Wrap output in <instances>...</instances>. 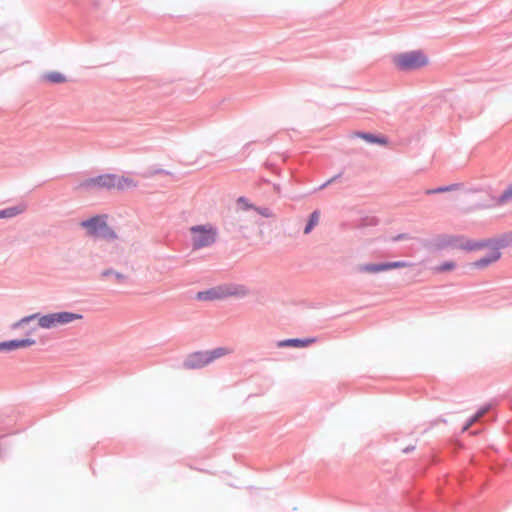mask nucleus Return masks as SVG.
<instances>
[{
	"mask_svg": "<svg viewBox=\"0 0 512 512\" xmlns=\"http://www.w3.org/2000/svg\"><path fill=\"white\" fill-rule=\"evenodd\" d=\"M213 292H200L198 293V298L199 299H204V300H207V299H212L213 298Z\"/></svg>",
	"mask_w": 512,
	"mask_h": 512,
	"instance_id": "obj_20",
	"label": "nucleus"
},
{
	"mask_svg": "<svg viewBox=\"0 0 512 512\" xmlns=\"http://www.w3.org/2000/svg\"><path fill=\"white\" fill-rule=\"evenodd\" d=\"M450 190H451V187H440V188L434 189V190H427V194L443 193V192H447Z\"/></svg>",
	"mask_w": 512,
	"mask_h": 512,
	"instance_id": "obj_19",
	"label": "nucleus"
},
{
	"mask_svg": "<svg viewBox=\"0 0 512 512\" xmlns=\"http://www.w3.org/2000/svg\"><path fill=\"white\" fill-rule=\"evenodd\" d=\"M316 340L314 338H306V339H286L277 342L278 348L284 347H294V348H303L308 347L313 344Z\"/></svg>",
	"mask_w": 512,
	"mask_h": 512,
	"instance_id": "obj_10",
	"label": "nucleus"
},
{
	"mask_svg": "<svg viewBox=\"0 0 512 512\" xmlns=\"http://www.w3.org/2000/svg\"><path fill=\"white\" fill-rule=\"evenodd\" d=\"M190 232L194 248L210 246L216 241L217 230L210 224L193 226Z\"/></svg>",
	"mask_w": 512,
	"mask_h": 512,
	"instance_id": "obj_6",
	"label": "nucleus"
},
{
	"mask_svg": "<svg viewBox=\"0 0 512 512\" xmlns=\"http://www.w3.org/2000/svg\"><path fill=\"white\" fill-rule=\"evenodd\" d=\"M114 275L118 281H122L125 279V276L121 273H114Z\"/></svg>",
	"mask_w": 512,
	"mask_h": 512,
	"instance_id": "obj_21",
	"label": "nucleus"
},
{
	"mask_svg": "<svg viewBox=\"0 0 512 512\" xmlns=\"http://www.w3.org/2000/svg\"><path fill=\"white\" fill-rule=\"evenodd\" d=\"M44 79L51 83H63L66 81L65 76L56 71L45 74Z\"/></svg>",
	"mask_w": 512,
	"mask_h": 512,
	"instance_id": "obj_16",
	"label": "nucleus"
},
{
	"mask_svg": "<svg viewBox=\"0 0 512 512\" xmlns=\"http://www.w3.org/2000/svg\"><path fill=\"white\" fill-rule=\"evenodd\" d=\"M392 61L397 69L401 71L417 70L429 64L428 56L420 50L397 54Z\"/></svg>",
	"mask_w": 512,
	"mask_h": 512,
	"instance_id": "obj_4",
	"label": "nucleus"
},
{
	"mask_svg": "<svg viewBox=\"0 0 512 512\" xmlns=\"http://www.w3.org/2000/svg\"><path fill=\"white\" fill-rule=\"evenodd\" d=\"M207 353H208V356L210 358V363H211L215 359L231 353V350H229L228 348H225V347H219L212 351H207Z\"/></svg>",
	"mask_w": 512,
	"mask_h": 512,
	"instance_id": "obj_14",
	"label": "nucleus"
},
{
	"mask_svg": "<svg viewBox=\"0 0 512 512\" xmlns=\"http://www.w3.org/2000/svg\"><path fill=\"white\" fill-rule=\"evenodd\" d=\"M80 318V315L71 312H57L43 316H40L39 314H33L22 318L20 321L16 322L13 327L18 328L23 324L30 322L31 320L37 319L39 327L44 329H51L57 327L58 325L67 324Z\"/></svg>",
	"mask_w": 512,
	"mask_h": 512,
	"instance_id": "obj_3",
	"label": "nucleus"
},
{
	"mask_svg": "<svg viewBox=\"0 0 512 512\" xmlns=\"http://www.w3.org/2000/svg\"><path fill=\"white\" fill-rule=\"evenodd\" d=\"M136 186L137 182L134 179L125 176H117L114 174L100 175L95 178L87 179L80 184V187L83 189L115 188L124 190Z\"/></svg>",
	"mask_w": 512,
	"mask_h": 512,
	"instance_id": "obj_2",
	"label": "nucleus"
},
{
	"mask_svg": "<svg viewBox=\"0 0 512 512\" xmlns=\"http://www.w3.org/2000/svg\"><path fill=\"white\" fill-rule=\"evenodd\" d=\"M359 136L370 143H376V144H380V145L387 144V139L384 137H377V136H375L373 134H369V133L359 134Z\"/></svg>",
	"mask_w": 512,
	"mask_h": 512,
	"instance_id": "obj_17",
	"label": "nucleus"
},
{
	"mask_svg": "<svg viewBox=\"0 0 512 512\" xmlns=\"http://www.w3.org/2000/svg\"><path fill=\"white\" fill-rule=\"evenodd\" d=\"M110 274H113V272H112L111 270H106V271H104V272L102 273V276H103V277H107V276H108V275H110Z\"/></svg>",
	"mask_w": 512,
	"mask_h": 512,
	"instance_id": "obj_22",
	"label": "nucleus"
},
{
	"mask_svg": "<svg viewBox=\"0 0 512 512\" xmlns=\"http://www.w3.org/2000/svg\"><path fill=\"white\" fill-rule=\"evenodd\" d=\"M510 198H512V183L503 191L499 198V202L504 203Z\"/></svg>",
	"mask_w": 512,
	"mask_h": 512,
	"instance_id": "obj_18",
	"label": "nucleus"
},
{
	"mask_svg": "<svg viewBox=\"0 0 512 512\" xmlns=\"http://www.w3.org/2000/svg\"><path fill=\"white\" fill-rule=\"evenodd\" d=\"M81 226L87 230L88 235L102 238L114 239L115 232L108 226L105 216H96L81 222Z\"/></svg>",
	"mask_w": 512,
	"mask_h": 512,
	"instance_id": "obj_5",
	"label": "nucleus"
},
{
	"mask_svg": "<svg viewBox=\"0 0 512 512\" xmlns=\"http://www.w3.org/2000/svg\"><path fill=\"white\" fill-rule=\"evenodd\" d=\"M489 410V406L481 408L463 427V431L468 430L474 423H476L482 416H484Z\"/></svg>",
	"mask_w": 512,
	"mask_h": 512,
	"instance_id": "obj_15",
	"label": "nucleus"
},
{
	"mask_svg": "<svg viewBox=\"0 0 512 512\" xmlns=\"http://www.w3.org/2000/svg\"><path fill=\"white\" fill-rule=\"evenodd\" d=\"M24 211V207H10L4 210H0L1 218H12Z\"/></svg>",
	"mask_w": 512,
	"mask_h": 512,
	"instance_id": "obj_13",
	"label": "nucleus"
},
{
	"mask_svg": "<svg viewBox=\"0 0 512 512\" xmlns=\"http://www.w3.org/2000/svg\"><path fill=\"white\" fill-rule=\"evenodd\" d=\"M457 267L456 262L454 261H446L440 265H437L432 268L433 272L436 274L446 273L455 270Z\"/></svg>",
	"mask_w": 512,
	"mask_h": 512,
	"instance_id": "obj_11",
	"label": "nucleus"
},
{
	"mask_svg": "<svg viewBox=\"0 0 512 512\" xmlns=\"http://www.w3.org/2000/svg\"><path fill=\"white\" fill-rule=\"evenodd\" d=\"M35 344L33 339L10 340L0 342V352H8L20 348H26Z\"/></svg>",
	"mask_w": 512,
	"mask_h": 512,
	"instance_id": "obj_9",
	"label": "nucleus"
},
{
	"mask_svg": "<svg viewBox=\"0 0 512 512\" xmlns=\"http://www.w3.org/2000/svg\"><path fill=\"white\" fill-rule=\"evenodd\" d=\"M436 247L438 249L451 248L465 251H483V256L469 264L470 268L476 270L487 269L499 261L502 256L500 247L496 243L492 241L477 242L464 237L440 236L437 239Z\"/></svg>",
	"mask_w": 512,
	"mask_h": 512,
	"instance_id": "obj_1",
	"label": "nucleus"
},
{
	"mask_svg": "<svg viewBox=\"0 0 512 512\" xmlns=\"http://www.w3.org/2000/svg\"><path fill=\"white\" fill-rule=\"evenodd\" d=\"M210 363V358L207 351H199L190 354L185 362L184 366L188 369L202 368Z\"/></svg>",
	"mask_w": 512,
	"mask_h": 512,
	"instance_id": "obj_8",
	"label": "nucleus"
},
{
	"mask_svg": "<svg viewBox=\"0 0 512 512\" xmlns=\"http://www.w3.org/2000/svg\"><path fill=\"white\" fill-rule=\"evenodd\" d=\"M403 238H405L403 235H399V236L395 237L394 240H399V239H403Z\"/></svg>",
	"mask_w": 512,
	"mask_h": 512,
	"instance_id": "obj_24",
	"label": "nucleus"
},
{
	"mask_svg": "<svg viewBox=\"0 0 512 512\" xmlns=\"http://www.w3.org/2000/svg\"><path fill=\"white\" fill-rule=\"evenodd\" d=\"M319 220H320V212L318 210L314 211L311 215H310V219L308 221V224L306 225L305 229H304V233L305 234H309L312 229L318 225L319 223Z\"/></svg>",
	"mask_w": 512,
	"mask_h": 512,
	"instance_id": "obj_12",
	"label": "nucleus"
},
{
	"mask_svg": "<svg viewBox=\"0 0 512 512\" xmlns=\"http://www.w3.org/2000/svg\"><path fill=\"white\" fill-rule=\"evenodd\" d=\"M262 215L266 216V217H269L271 216L270 212L268 211V209H265L264 211L261 212Z\"/></svg>",
	"mask_w": 512,
	"mask_h": 512,
	"instance_id": "obj_23",
	"label": "nucleus"
},
{
	"mask_svg": "<svg viewBox=\"0 0 512 512\" xmlns=\"http://www.w3.org/2000/svg\"><path fill=\"white\" fill-rule=\"evenodd\" d=\"M411 264L404 261L387 262L380 264H364L359 267V270L366 273H379L391 269L410 267Z\"/></svg>",
	"mask_w": 512,
	"mask_h": 512,
	"instance_id": "obj_7",
	"label": "nucleus"
}]
</instances>
